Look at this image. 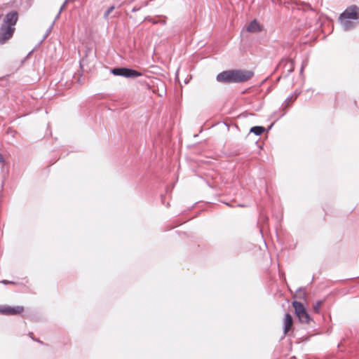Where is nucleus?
<instances>
[{"label":"nucleus","instance_id":"15","mask_svg":"<svg viewBox=\"0 0 359 359\" xmlns=\"http://www.w3.org/2000/svg\"><path fill=\"white\" fill-rule=\"evenodd\" d=\"M307 64H308L307 60L303 61L302 65V68H301V72L303 71L304 68L307 65Z\"/></svg>","mask_w":359,"mask_h":359},{"label":"nucleus","instance_id":"23","mask_svg":"<svg viewBox=\"0 0 359 359\" xmlns=\"http://www.w3.org/2000/svg\"><path fill=\"white\" fill-rule=\"evenodd\" d=\"M1 18V15H0V18Z\"/></svg>","mask_w":359,"mask_h":359},{"label":"nucleus","instance_id":"16","mask_svg":"<svg viewBox=\"0 0 359 359\" xmlns=\"http://www.w3.org/2000/svg\"><path fill=\"white\" fill-rule=\"evenodd\" d=\"M60 13H61V12H60V11H59V12H58V13L57 14V15L55 16V20L53 22L52 25H51V27H50V29H51V28H52V27H53V24L55 23V21L56 20H57V19L60 18Z\"/></svg>","mask_w":359,"mask_h":359},{"label":"nucleus","instance_id":"6","mask_svg":"<svg viewBox=\"0 0 359 359\" xmlns=\"http://www.w3.org/2000/svg\"><path fill=\"white\" fill-rule=\"evenodd\" d=\"M293 320L290 314L286 313L283 322V332L286 334L292 326Z\"/></svg>","mask_w":359,"mask_h":359},{"label":"nucleus","instance_id":"9","mask_svg":"<svg viewBox=\"0 0 359 359\" xmlns=\"http://www.w3.org/2000/svg\"><path fill=\"white\" fill-rule=\"evenodd\" d=\"M299 320L303 323H309L311 320V317L306 312V309L297 315Z\"/></svg>","mask_w":359,"mask_h":359},{"label":"nucleus","instance_id":"10","mask_svg":"<svg viewBox=\"0 0 359 359\" xmlns=\"http://www.w3.org/2000/svg\"><path fill=\"white\" fill-rule=\"evenodd\" d=\"M292 306L294 309L295 314L297 315L300 312L302 313L303 311L305 310V308L302 303L297 301H294L292 302Z\"/></svg>","mask_w":359,"mask_h":359},{"label":"nucleus","instance_id":"17","mask_svg":"<svg viewBox=\"0 0 359 359\" xmlns=\"http://www.w3.org/2000/svg\"><path fill=\"white\" fill-rule=\"evenodd\" d=\"M2 283L6 285V284H13L14 283L12 282V281H9V280H4L1 281Z\"/></svg>","mask_w":359,"mask_h":359},{"label":"nucleus","instance_id":"14","mask_svg":"<svg viewBox=\"0 0 359 359\" xmlns=\"http://www.w3.org/2000/svg\"><path fill=\"white\" fill-rule=\"evenodd\" d=\"M322 302H318L316 303L315 306H313V309L316 312L318 313L320 310V307L321 306Z\"/></svg>","mask_w":359,"mask_h":359},{"label":"nucleus","instance_id":"18","mask_svg":"<svg viewBox=\"0 0 359 359\" xmlns=\"http://www.w3.org/2000/svg\"><path fill=\"white\" fill-rule=\"evenodd\" d=\"M66 4V1L62 4V6L60 7V9L59 11L62 12V11L64 9Z\"/></svg>","mask_w":359,"mask_h":359},{"label":"nucleus","instance_id":"22","mask_svg":"<svg viewBox=\"0 0 359 359\" xmlns=\"http://www.w3.org/2000/svg\"><path fill=\"white\" fill-rule=\"evenodd\" d=\"M291 99H292V97H288V98L287 99V101H290V100H291Z\"/></svg>","mask_w":359,"mask_h":359},{"label":"nucleus","instance_id":"21","mask_svg":"<svg viewBox=\"0 0 359 359\" xmlns=\"http://www.w3.org/2000/svg\"><path fill=\"white\" fill-rule=\"evenodd\" d=\"M283 62H284V61H283V60H282V61L280 62V63H279V67H280Z\"/></svg>","mask_w":359,"mask_h":359},{"label":"nucleus","instance_id":"2","mask_svg":"<svg viewBox=\"0 0 359 359\" xmlns=\"http://www.w3.org/2000/svg\"><path fill=\"white\" fill-rule=\"evenodd\" d=\"M18 19V15L16 11H12L6 14L0 27V44L5 43L13 36Z\"/></svg>","mask_w":359,"mask_h":359},{"label":"nucleus","instance_id":"13","mask_svg":"<svg viewBox=\"0 0 359 359\" xmlns=\"http://www.w3.org/2000/svg\"><path fill=\"white\" fill-rule=\"evenodd\" d=\"M115 7L114 6H110L104 13V18H107L109 14L114 10Z\"/></svg>","mask_w":359,"mask_h":359},{"label":"nucleus","instance_id":"7","mask_svg":"<svg viewBox=\"0 0 359 359\" xmlns=\"http://www.w3.org/2000/svg\"><path fill=\"white\" fill-rule=\"evenodd\" d=\"M340 23L345 31H348L355 27L356 23L350 19H339Z\"/></svg>","mask_w":359,"mask_h":359},{"label":"nucleus","instance_id":"8","mask_svg":"<svg viewBox=\"0 0 359 359\" xmlns=\"http://www.w3.org/2000/svg\"><path fill=\"white\" fill-rule=\"evenodd\" d=\"M247 31L249 32L255 33L261 31V27L257 21L254 20L247 27Z\"/></svg>","mask_w":359,"mask_h":359},{"label":"nucleus","instance_id":"12","mask_svg":"<svg viewBox=\"0 0 359 359\" xmlns=\"http://www.w3.org/2000/svg\"><path fill=\"white\" fill-rule=\"evenodd\" d=\"M285 65L288 66L287 74H290L294 70V62L292 60L286 62Z\"/></svg>","mask_w":359,"mask_h":359},{"label":"nucleus","instance_id":"19","mask_svg":"<svg viewBox=\"0 0 359 359\" xmlns=\"http://www.w3.org/2000/svg\"><path fill=\"white\" fill-rule=\"evenodd\" d=\"M140 10V7L137 8V7H134L132 10L133 12H135L137 11H139Z\"/></svg>","mask_w":359,"mask_h":359},{"label":"nucleus","instance_id":"20","mask_svg":"<svg viewBox=\"0 0 359 359\" xmlns=\"http://www.w3.org/2000/svg\"><path fill=\"white\" fill-rule=\"evenodd\" d=\"M4 162V158L2 156L1 154H0V163H3Z\"/></svg>","mask_w":359,"mask_h":359},{"label":"nucleus","instance_id":"4","mask_svg":"<svg viewBox=\"0 0 359 359\" xmlns=\"http://www.w3.org/2000/svg\"><path fill=\"white\" fill-rule=\"evenodd\" d=\"M339 19H350L358 20L359 19V8L356 6L348 7L341 15Z\"/></svg>","mask_w":359,"mask_h":359},{"label":"nucleus","instance_id":"11","mask_svg":"<svg viewBox=\"0 0 359 359\" xmlns=\"http://www.w3.org/2000/svg\"><path fill=\"white\" fill-rule=\"evenodd\" d=\"M264 128L262 126H254L250 128V133L256 135H260L264 132Z\"/></svg>","mask_w":359,"mask_h":359},{"label":"nucleus","instance_id":"1","mask_svg":"<svg viewBox=\"0 0 359 359\" xmlns=\"http://www.w3.org/2000/svg\"><path fill=\"white\" fill-rule=\"evenodd\" d=\"M253 72L248 70L232 69L222 72L217 75L216 79L219 83H241L249 80Z\"/></svg>","mask_w":359,"mask_h":359},{"label":"nucleus","instance_id":"5","mask_svg":"<svg viewBox=\"0 0 359 359\" xmlns=\"http://www.w3.org/2000/svg\"><path fill=\"white\" fill-rule=\"evenodd\" d=\"M24 311V308L20 306H1L0 313L4 315H16L22 313Z\"/></svg>","mask_w":359,"mask_h":359},{"label":"nucleus","instance_id":"3","mask_svg":"<svg viewBox=\"0 0 359 359\" xmlns=\"http://www.w3.org/2000/svg\"><path fill=\"white\" fill-rule=\"evenodd\" d=\"M111 72L115 76H121L126 78H137L142 75L140 72L125 67L111 69Z\"/></svg>","mask_w":359,"mask_h":359}]
</instances>
